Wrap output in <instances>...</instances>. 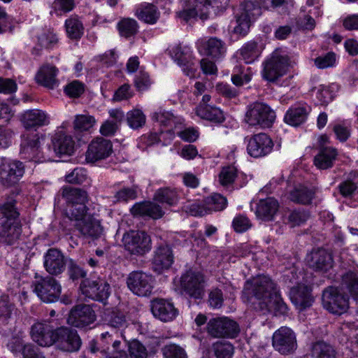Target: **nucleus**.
I'll list each match as a JSON object with an SVG mask.
<instances>
[{
    "instance_id": "nucleus-41",
    "label": "nucleus",
    "mask_w": 358,
    "mask_h": 358,
    "mask_svg": "<svg viewBox=\"0 0 358 358\" xmlns=\"http://www.w3.org/2000/svg\"><path fill=\"white\" fill-rule=\"evenodd\" d=\"M308 110L306 107H292L287 110L285 116V121L290 125L296 127L306 120Z\"/></svg>"
},
{
    "instance_id": "nucleus-49",
    "label": "nucleus",
    "mask_w": 358,
    "mask_h": 358,
    "mask_svg": "<svg viewBox=\"0 0 358 358\" xmlns=\"http://www.w3.org/2000/svg\"><path fill=\"white\" fill-rule=\"evenodd\" d=\"M108 324L110 327L122 331L127 327L128 322L124 313L114 310L109 316ZM121 335L123 336L122 332Z\"/></svg>"
},
{
    "instance_id": "nucleus-26",
    "label": "nucleus",
    "mask_w": 358,
    "mask_h": 358,
    "mask_svg": "<svg viewBox=\"0 0 358 358\" xmlns=\"http://www.w3.org/2000/svg\"><path fill=\"white\" fill-rule=\"evenodd\" d=\"M43 264L45 271L49 274L58 275L65 270V257L60 250L50 248L44 256Z\"/></svg>"
},
{
    "instance_id": "nucleus-40",
    "label": "nucleus",
    "mask_w": 358,
    "mask_h": 358,
    "mask_svg": "<svg viewBox=\"0 0 358 358\" xmlns=\"http://www.w3.org/2000/svg\"><path fill=\"white\" fill-rule=\"evenodd\" d=\"M196 115L202 119L215 122H222L224 120L222 111L211 106L199 105L196 108Z\"/></svg>"
},
{
    "instance_id": "nucleus-27",
    "label": "nucleus",
    "mask_w": 358,
    "mask_h": 358,
    "mask_svg": "<svg viewBox=\"0 0 358 358\" xmlns=\"http://www.w3.org/2000/svg\"><path fill=\"white\" fill-rule=\"evenodd\" d=\"M173 262L171 248L166 244L159 245L155 251L152 266L155 271L160 273L168 269Z\"/></svg>"
},
{
    "instance_id": "nucleus-55",
    "label": "nucleus",
    "mask_w": 358,
    "mask_h": 358,
    "mask_svg": "<svg viewBox=\"0 0 358 358\" xmlns=\"http://www.w3.org/2000/svg\"><path fill=\"white\" fill-rule=\"evenodd\" d=\"M336 62V55L333 52H329L325 55L319 56L314 59L315 66L320 69L332 67Z\"/></svg>"
},
{
    "instance_id": "nucleus-59",
    "label": "nucleus",
    "mask_w": 358,
    "mask_h": 358,
    "mask_svg": "<svg viewBox=\"0 0 358 358\" xmlns=\"http://www.w3.org/2000/svg\"><path fill=\"white\" fill-rule=\"evenodd\" d=\"M232 226L236 232L242 233L249 229L252 224L246 216L238 215L234 218Z\"/></svg>"
},
{
    "instance_id": "nucleus-47",
    "label": "nucleus",
    "mask_w": 358,
    "mask_h": 358,
    "mask_svg": "<svg viewBox=\"0 0 358 358\" xmlns=\"http://www.w3.org/2000/svg\"><path fill=\"white\" fill-rule=\"evenodd\" d=\"M66 33L71 39H78L83 34V23L76 17H71L66 20Z\"/></svg>"
},
{
    "instance_id": "nucleus-34",
    "label": "nucleus",
    "mask_w": 358,
    "mask_h": 358,
    "mask_svg": "<svg viewBox=\"0 0 358 358\" xmlns=\"http://www.w3.org/2000/svg\"><path fill=\"white\" fill-rule=\"evenodd\" d=\"M52 142L56 154L71 155L74 151L75 142L70 135L58 132L53 137Z\"/></svg>"
},
{
    "instance_id": "nucleus-16",
    "label": "nucleus",
    "mask_w": 358,
    "mask_h": 358,
    "mask_svg": "<svg viewBox=\"0 0 358 358\" xmlns=\"http://www.w3.org/2000/svg\"><path fill=\"white\" fill-rule=\"evenodd\" d=\"M261 15V8L255 3L248 1L241 5V14L237 16L236 26L234 29L236 34L245 35L250 26L252 19Z\"/></svg>"
},
{
    "instance_id": "nucleus-36",
    "label": "nucleus",
    "mask_w": 358,
    "mask_h": 358,
    "mask_svg": "<svg viewBox=\"0 0 358 358\" xmlns=\"http://www.w3.org/2000/svg\"><path fill=\"white\" fill-rule=\"evenodd\" d=\"M134 215L148 216L153 219H158L163 216L162 208L155 203L145 201L136 203L131 209Z\"/></svg>"
},
{
    "instance_id": "nucleus-14",
    "label": "nucleus",
    "mask_w": 358,
    "mask_h": 358,
    "mask_svg": "<svg viewBox=\"0 0 358 358\" xmlns=\"http://www.w3.org/2000/svg\"><path fill=\"white\" fill-rule=\"evenodd\" d=\"M127 284L134 294L140 296H147L152 293L153 278L152 275L145 272L133 271L128 275Z\"/></svg>"
},
{
    "instance_id": "nucleus-52",
    "label": "nucleus",
    "mask_w": 358,
    "mask_h": 358,
    "mask_svg": "<svg viewBox=\"0 0 358 358\" xmlns=\"http://www.w3.org/2000/svg\"><path fill=\"white\" fill-rule=\"evenodd\" d=\"M145 115L139 109H134L127 114V120L129 126L133 129H138L145 123Z\"/></svg>"
},
{
    "instance_id": "nucleus-19",
    "label": "nucleus",
    "mask_w": 358,
    "mask_h": 358,
    "mask_svg": "<svg viewBox=\"0 0 358 358\" xmlns=\"http://www.w3.org/2000/svg\"><path fill=\"white\" fill-rule=\"evenodd\" d=\"M273 346L281 354H288L296 348V339L292 330L282 327L273 335Z\"/></svg>"
},
{
    "instance_id": "nucleus-46",
    "label": "nucleus",
    "mask_w": 358,
    "mask_h": 358,
    "mask_svg": "<svg viewBox=\"0 0 358 358\" xmlns=\"http://www.w3.org/2000/svg\"><path fill=\"white\" fill-rule=\"evenodd\" d=\"M154 199L159 203L173 206L178 202V196L174 189L165 187L159 189L155 192Z\"/></svg>"
},
{
    "instance_id": "nucleus-35",
    "label": "nucleus",
    "mask_w": 358,
    "mask_h": 358,
    "mask_svg": "<svg viewBox=\"0 0 358 358\" xmlns=\"http://www.w3.org/2000/svg\"><path fill=\"white\" fill-rule=\"evenodd\" d=\"M21 120L27 128L42 127L48 125L50 122L48 115L38 109L25 111L22 115Z\"/></svg>"
},
{
    "instance_id": "nucleus-37",
    "label": "nucleus",
    "mask_w": 358,
    "mask_h": 358,
    "mask_svg": "<svg viewBox=\"0 0 358 358\" xmlns=\"http://www.w3.org/2000/svg\"><path fill=\"white\" fill-rule=\"evenodd\" d=\"M338 155L337 150L331 147H324L315 157L314 164L320 169H327L333 166Z\"/></svg>"
},
{
    "instance_id": "nucleus-50",
    "label": "nucleus",
    "mask_w": 358,
    "mask_h": 358,
    "mask_svg": "<svg viewBox=\"0 0 358 358\" xmlns=\"http://www.w3.org/2000/svg\"><path fill=\"white\" fill-rule=\"evenodd\" d=\"M252 73L250 68L246 70L242 66H236L234 73L231 76L232 83L236 86H241L250 81Z\"/></svg>"
},
{
    "instance_id": "nucleus-22",
    "label": "nucleus",
    "mask_w": 358,
    "mask_h": 358,
    "mask_svg": "<svg viewBox=\"0 0 358 358\" xmlns=\"http://www.w3.org/2000/svg\"><path fill=\"white\" fill-rule=\"evenodd\" d=\"M96 320L94 310L89 305L80 304L73 307L67 318L69 324L83 328L92 324Z\"/></svg>"
},
{
    "instance_id": "nucleus-18",
    "label": "nucleus",
    "mask_w": 358,
    "mask_h": 358,
    "mask_svg": "<svg viewBox=\"0 0 358 358\" xmlns=\"http://www.w3.org/2000/svg\"><path fill=\"white\" fill-rule=\"evenodd\" d=\"M75 221L74 226L76 229L85 237L97 238L101 235L103 228L100 220L94 215H84L77 218H70Z\"/></svg>"
},
{
    "instance_id": "nucleus-9",
    "label": "nucleus",
    "mask_w": 358,
    "mask_h": 358,
    "mask_svg": "<svg viewBox=\"0 0 358 358\" xmlns=\"http://www.w3.org/2000/svg\"><path fill=\"white\" fill-rule=\"evenodd\" d=\"M122 243L131 255H143L151 250V238L143 231H130L124 234Z\"/></svg>"
},
{
    "instance_id": "nucleus-4",
    "label": "nucleus",
    "mask_w": 358,
    "mask_h": 358,
    "mask_svg": "<svg viewBox=\"0 0 358 358\" xmlns=\"http://www.w3.org/2000/svg\"><path fill=\"white\" fill-rule=\"evenodd\" d=\"M228 2L229 0H185V8L178 13V16L186 22L196 16L203 20L208 17L210 6L219 8Z\"/></svg>"
},
{
    "instance_id": "nucleus-17",
    "label": "nucleus",
    "mask_w": 358,
    "mask_h": 358,
    "mask_svg": "<svg viewBox=\"0 0 358 358\" xmlns=\"http://www.w3.org/2000/svg\"><path fill=\"white\" fill-rule=\"evenodd\" d=\"M227 205V199L218 193H214L204 200L203 204L194 203L189 206V212L193 216H203L210 211L224 210Z\"/></svg>"
},
{
    "instance_id": "nucleus-2",
    "label": "nucleus",
    "mask_w": 358,
    "mask_h": 358,
    "mask_svg": "<svg viewBox=\"0 0 358 358\" xmlns=\"http://www.w3.org/2000/svg\"><path fill=\"white\" fill-rule=\"evenodd\" d=\"M0 243L4 245H16L22 235V226L18 220L19 213L11 202L0 208Z\"/></svg>"
},
{
    "instance_id": "nucleus-31",
    "label": "nucleus",
    "mask_w": 358,
    "mask_h": 358,
    "mask_svg": "<svg viewBox=\"0 0 358 358\" xmlns=\"http://www.w3.org/2000/svg\"><path fill=\"white\" fill-rule=\"evenodd\" d=\"M290 299L296 308L300 310L310 307L313 298L310 294V289L303 285L293 287L290 290Z\"/></svg>"
},
{
    "instance_id": "nucleus-3",
    "label": "nucleus",
    "mask_w": 358,
    "mask_h": 358,
    "mask_svg": "<svg viewBox=\"0 0 358 358\" xmlns=\"http://www.w3.org/2000/svg\"><path fill=\"white\" fill-rule=\"evenodd\" d=\"M289 64L287 55L274 51L262 64V78L271 83L276 81L286 73Z\"/></svg>"
},
{
    "instance_id": "nucleus-1",
    "label": "nucleus",
    "mask_w": 358,
    "mask_h": 358,
    "mask_svg": "<svg viewBox=\"0 0 358 358\" xmlns=\"http://www.w3.org/2000/svg\"><path fill=\"white\" fill-rule=\"evenodd\" d=\"M243 297L255 309L264 313L285 315L287 312V306L279 294L276 284L266 275H258L247 280Z\"/></svg>"
},
{
    "instance_id": "nucleus-10",
    "label": "nucleus",
    "mask_w": 358,
    "mask_h": 358,
    "mask_svg": "<svg viewBox=\"0 0 358 358\" xmlns=\"http://www.w3.org/2000/svg\"><path fill=\"white\" fill-rule=\"evenodd\" d=\"M54 344L60 350L74 352L80 350L82 341L76 330L66 327L56 328Z\"/></svg>"
},
{
    "instance_id": "nucleus-38",
    "label": "nucleus",
    "mask_w": 358,
    "mask_h": 358,
    "mask_svg": "<svg viewBox=\"0 0 358 358\" xmlns=\"http://www.w3.org/2000/svg\"><path fill=\"white\" fill-rule=\"evenodd\" d=\"M315 194V189L299 185L289 192L288 199L294 203L306 205L311 203Z\"/></svg>"
},
{
    "instance_id": "nucleus-48",
    "label": "nucleus",
    "mask_w": 358,
    "mask_h": 358,
    "mask_svg": "<svg viewBox=\"0 0 358 358\" xmlns=\"http://www.w3.org/2000/svg\"><path fill=\"white\" fill-rule=\"evenodd\" d=\"M118 29L121 36L128 38L137 33L138 23L131 18H124L121 20L117 24Z\"/></svg>"
},
{
    "instance_id": "nucleus-45",
    "label": "nucleus",
    "mask_w": 358,
    "mask_h": 358,
    "mask_svg": "<svg viewBox=\"0 0 358 358\" xmlns=\"http://www.w3.org/2000/svg\"><path fill=\"white\" fill-rule=\"evenodd\" d=\"M239 54L242 59L247 64L252 63L260 55V50L257 43L250 41L245 43L240 50Z\"/></svg>"
},
{
    "instance_id": "nucleus-6",
    "label": "nucleus",
    "mask_w": 358,
    "mask_h": 358,
    "mask_svg": "<svg viewBox=\"0 0 358 358\" xmlns=\"http://www.w3.org/2000/svg\"><path fill=\"white\" fill-rule=\"evenodd\" d=\"M62 196L68 203L67 214L69 218H77L87 213L86 202L87 194L85 190L64 187L62 189Z\"/></svg>"
},
{
    "instance_id": "nucleus-8",
    "label": "nucleus",
    "mask_w": 358,
    "mask_h": 358,
    "mask_svg": "<svg viewBox=\"0 0 358 358\" xmlns=\"http://www.w3.org/2000/svg\"><path fill=\"white\" fill-rule=\"evenodd\" d=\"M322 304L330 313L341 315L348 309L349 298L344 294L341 287H329L323 292Z\"/></svg>"
},
{
    "instance_id": "nucleus-11",
    "label": "nucleus",
    "mask_w": 358,
    "mask_h": 358,
    "mask_svg": "<svg viewBox=\"0 0 358 358\" xmlns=\"http://www.w3.org/2000/svg\"><path fill=\"white\" fill-rule=\"evenodd\" d=\"M205 278L202 273L189 270L180 278L183 292L194 299H201L204 294Z\"/></svg>"
},
{
    "instance_id": "nucleus-57",
    "label": "nucleus",
    "mask_w": 358,
    "mask_h": 358,
    "mask_svg": "<svg viewBox=\"0 0 358 358\" xmlns=\"http://www.w3.org/2000/svg\"><path fill=\"white\" fill-rule=\"evenodd\" d=\"M131 358H147L148 351L145 347L138 341H132L129 344Z\"/></svg>"
},
{
    "instance_id": "nucleus-23",
    "label": "nucleus",
    "mask_w": 358,
    "mask_h": 358,
    "mask_svg": "<svg viewBox=\"0 0 358 358\" xmlns=\"http://www.w3.org/2000/svg\"><path fill=\"white\" fill-rule=\"evenodd\" d=\"M40 140L36 136L24 138L21 143L20 154L22 157L29 161L43 162L49 161L50 157L40 150Z\"/></svg>"
},
{
    "instance_id": "nucleus-21",
    "label": "nucleus",
    "mask_w": 358,
    "mask_h": 358,
    "mask_svg": "<svg viewBox=\"0 0 358 358\" xmlns=\"http://www.w3.org/2000/svg\"><path fill=\"white\" fill-rule=\"evenodd\" d=\"M113 152L110 141L102 137H97L88 145L85 153V160L89 163L104 159L109 157Z\"/></svg>"
},
{
    "instance_id": "nucleus-56",
    "label": "nucleus",
    "mask_w": 358,
    "mask_h": 358,
    "mask_svg": "<svg viewBox=\"0 0 358 358\" xmlns=\"http://www.w3.org/2000/svg\"><path fill=\"white\" fill-rule=\"evenodd\" d=\"M162 352L165 358H187L185 350L176 344L164 346Z\"/></svg>"
},
{
    "instance_id": "nucleus-30",
    "label": "nucleus",
    "mask_w": 358,
    "mask_h": 358,
    "mask_svg": "<svg viewBox=\"0 0 358 358\" xmlns=\"http://www.w3.org/2000/svg\"><path fill=\"white\" fill-rule=\"evenodd\" d=\"M151 310L155 317L163 322H169L173 320L178 313L173 303L161 299L152 301Z\"/></svg>"
},
{
    "instance_id": "nucleus-61",
    "label": "nucleus",
    "mask_w": 358,
    "mask_h": 358,
    "mask_svg": "<svg viewBox=\"0 0 358 358\" xmlns=\"http://www.w3.org/2000/svg\"><path fill=\"white\" fill-rule=\"evenodd\" d=\"M137 193L133 187L122 188L115 194V198L117 201H128L129 200H134L136 198Z\"/></svg>"
},
{
    "instance_id": "nucleus-60",
    "label": "nucleus",
    "mask_w": 358,
    "mask_h": 358,
    "mask_svg": "<svg viewBox=\"0 0 358 358\" xmlns=\"http://www.w3.org/2000/svg\"><path fill=\"white\" fill-rule=\"evenodd\" d=\"M84 85L78 80H73L69 83L64 89L66 94L72 98L79 97L84 92Z\"/></svg>"
},
{
    "instance_id": "nucleus-44",
    "label": "nucleus",
    "mask_w": 358,
    "mask_h": 358,
    "mask_svg": "<svg viewBox=\"0 0 358 358\" xmlns=\"http://www.w3.org/2000/svg\"><path fill=\"white\" fill-rule=\"evenodd\" d=\"M341 289L347 290L355 300H358V277L352 272L345 274L342 278Z\"/></svg>"
},
{
    "instance_id": "nucleus-51",
    "label": "nucleus",
    "mask_w": 358,
    "mask_h": 358,
    "mask_svg": "<svg viewBox=\"0 0 358 358\" xmlns=\"http://www.w3.org/2000/svg\"><path fill=\"white\" fill-rule=\"evenodd\" d=\"M213 349L217 358H231L234 352V346L229 342H216Z\"/></svg>"
},
{
    "instance_id": "nucleus-43",
    "label": "nucleus",
    "mask_w": 358,
    "mask_h": 358,
    "mask_svg": "<svg viewBox=\"0 0 358 358\" xmlns=\"http://www.w3.org/2000/svg\"><path fill=\"white\" fill-rule=\"evenodd\" d=\"M96 122L95 117L88 113L76 115L73 122V129L76 132L87 131Z\"/></svg>"
},
{
    "instance_id": "nucleus-12",
    "label": "nucleus",
    "mask_w": 358,
    "mask_h": 358,
    "mask_svg": "<svg viewBox=\"0 0 358 358\" xmlns=\"http://www.w3.org/2000/svg\"><path fill=\"white\" fill-rule=\"evenodd\" d=\"M208 333L215 338H235L239 333L238 324L227 317L213 318L207 324Z\"/></svg>"
},
{
    "instance_id": "nucleus-64",
    "label": "nucleus",
    "mask_w": 358,
    "mask_h": 358,
    "mask_svg": "<svg viewBox=\"0 0 358 358\" xmlns=\"http://www.w3.org/2000/svg\"><path fill=\"white\" fill-rule=\"evenodd\" d=\"M208 301L210 306L214 308H220L223 303V294L220 289H213L209 293Z\"/></svg>"
},
{
    "instance_id": "nucleus-28",
    "label": "nucleus",
    "mask_w": 358,
    "mask_h": 358,
    "mask_svg": "<svg viewBox=\"0 0 358 358\" xmlns=\"http://www.w3.org/2000/svg\"><path fill=\"white\" fill-rule=\"evenodd\" d=\"M197 46L199 50L204 51L206 55L213 58H220L227 51L225 43L216 37L199 39Z\"/></svg>"
},
{
    "instance_id": "nucleus-53",
    "label": "nucleus",
    "mask_w": 358,
    "mask_h": 358,
    "mask_svg": "<svg viewBox=\"0 0 358 358\" xmlns=\"http://www.w3.org/2000/svg\"><path fill=\"white\" fill-rule=\"evenodd\" d=\"M237 176L236 169L233 166H224L219 174V181L221 185L227 187L232 184Z\"/></svg>"
},
{
    "instance_id": "nucleus-13",
    "label": "nucleus",
    "mask_w": 358,
    "mask_h": 358,
    "mask_svg": "<svg viewBox=\"0 0 358 358\" xmlns=\"http://www.w3.org/2000/svg\"><path fill=\"white\" fill-rule=\"evenodd\" d=\"M82 293L90 299L103 302L110 294V286L104 279L86 278L80 284Z\"/></svg>"
},
{
    "instance_id": "nucleus-33",
    "label": "nucleus",
    "mask_w": 358,
    "mask_h": 358,
    "mask_svg": "<svg viewBox=\"0 0 358 358\" xmlns=\"http://www.w3.org/2000/svg\"><path fill=\"white\" fill-rule=\"evenodd\" d=\"M279 209L278 201L273 197L261 199L256 208V215L264 221L272 220Z\"/></svg>"
},
{
    "instance_id": "nucleus-5",
    "label": "nucleus",
    "mask_w": 358,
    "mask_h": 358,
    "mask_svg": "<svg viewBox=\"0 0 358 358\" xmlns=\"http://www.w3.org/2000/svg\"><path fill=\"white\" fill-rule=\"evenodd\" d=\"M275 118V112L268 105L255 102L248 106L245 121L250 126L266 128L272 125Z\"/></svg>"
},
{
    "instance_id": "nucleus-54",
    "label": "nucleus",
    "mask_w": 358,
    "mask_h": 358,
    "mask_svg": "<svg viewBox=\"0 0 358 358\" xmlns=\"http://www.w3.org/2000/svg\"><path fill=\"white\" fill-rule=\"evenodd\" d=\"M309 217L310 215L307 211L303 210H295L289 214L287 223L289 224L291 227H294L305 223Z\"/></svg>"
},
{
    "instance_id": "nucleus-62",
    "label": "nucleus",
    "mask_w": 358,
    "mask_h": 358,
    "mask_svg": "<svg viewBox=\"0 0 358 358\" xmlns=\"http://www.w3.org/2000/svg\"><path fill=\"white\" fill-rule=\"evenodd\" d=\"M316 99L317 104L326 106L332 100V94L327 87L320 86L317 91Z\"/></svg>"
},
{
    "instance_id": "nucleus-25",
    "label": "nucleus",
    "mask_w": 358,
    "mask_h": 358,
    "mask_svg": "<svg viewBox=\"0 0 358 358\" xmlns=\"http://www.w3.org/2000/svg\"><path fill=\"white\" fill-rule=\"evenodd\" d=\"M308 266L316 271L327 272L333 267L331 255L326 250H313L306 257Z\"/></svg>"
},
{
    "instance_id": "nucleus-58",
    "label": "nucleus",
    "mask_w": 358,
    "mask_h": 358,
    "mask_svg": "<svg viewBox=\"0 0 358 358\" xmlns=\"http://www.w3.org/2000/svg\"><path fill=\"white\" fill-rule=\"evenodd\" d=\"M152 119L161 124L167 126L174 122L175 117L171 113L159 108L158 111L152 115Z\"/></svg>"
},
{
    "instance_id": "nucleus-42",
    "label": "nucleus",
    "mask_w": 358,
    "mask_h": 358,
    "mask_svg": "<svg viewBox=\"0 0 358 358\" xmlns=\"http://www.w3.org/2000/svg\"><path fill=\"white\" fill-rule=\"evenodd\" d=\"M311 355L313 358H336V351L330 344L318 341L313 345Z\"/></svg>"
},
{
    "instance_id": "nucleus-29",
    "label": "nucleus",
    "mask_w": 358,
    "mask_h": 358,
    "mask_svg": "<svg viewBox=\"0 0 358 358\" xmlns=\"http://www.w3.org/2000/svg\"><path fill=\"white\" fill-rule=\"evenodd\" d=\"M171 55L178 65L183 66V72L189 77L194 76L195 68L192 62V53L187 48H182L180 45L173 47Z\"/></svg>"
},
{
    "instance_id": "nucleus-39",
    "label": "nucleus",
    "mask_w": 358,
    "mask_h": 358,
    "mask_svg": "<svg viewBox=\"0 0 358 358\" xmlns=\"http://www.w3.org/2000/svg\"><path fill=\"white\" fill-rule=\"evenodd\" d=\"M135 14L139 20L148 24H155L159 19L160 13L155 5L143 3L138 6Z\"/></svg>"
},
{
    "instance_id": "nucleus-32",
    "label": "nucleus",
    "mask_w": 358,
    "mask_h": 358,
    "mask_svg": "<svg viewBox=\"0 0 358 358\" xmlns=\"http://www.w3.org/2000/svg\"><path fill=\"white\" fill-rule=\"evenodd\" d=\"M59 72L58 69L52 64H45L38 71L35 79L37 83L53 89L58 85V80L56 78Z\"/></svg>"
},
{
    "instance_id": "nucleus-20",
    "label": "nucleus",
    "mask_w": 358,
    "mask_h": 358,
    "mask_svg": "<svg viewBox=\"0 0 358 358\" xmlns=\"http://www.w3.org/2000/svg\"><path fill=\"white\" fill-rule=\"evenodd\" d=\"M56 334L55 328L49 321L38 322L31 326V336L33 341L43 347L54 344Z\"/></svg>"
},
{
    "instance_id": "nucleus-24",
    "label": "nucleus",
    "mask_w": 358,
    "mask_h": 358,
    "mask_svg": "<svg viewBox=\"0 0 358 358\" xmlns=\"http://www.w3.org/2000/svg\"><path fill=\"white\" fill-rule=\"evenodd\" d=\"M272 140L266 134L254 135L248 141L247 150L253 157H260L270 153L273 149Z\"/></svg>"
},
{
    "instance_id": "nucleus-15",
    "label": "nucleus",
    "mask_w": 358,
    "mask_h": 358,
    "mask_svg": "<svg viewBox=\"0 0 358 358\" xmlns=\"http://www.w3.org/2000/svg\"><path fill=\"white\" fill-rule=\"evenodd\" d=\"M24 173L21 162H9L3 158L0 163V182L5 187L15 185Z\"/></svg>"
},
{
    "instance_id": "nucleus-63",
    "label": "nucleus",
    "mask_w": 358,
    "mask_h": 358,
    "mask_svg": "<svg viewBox=\"0 0 358 358\" xmlns=\"http://www.w3.org/2000/svg\"><path fill=\"white\" fill-rule=\"evenodd\" d=\"M87 178L86 171L81 168L75 169L66 176V181L70 183H82Z\"/></svg>"
},
{
    "instance_id": "nucleus-7",
    "label": "nucleus",
    "mask_w": 358,
    "mask_h": 358,
    "mask_svg": "<svg viewBox=\"0 0 358 358\" xmlns=\"http://www.w3.org/2000/svg\"><path fill=\"white\" fill-rule=\"evenodd\" d=\"M32 284L34 292L42 301L52 303L59 299L62 287L56 279L51 276H36Z\"/></svg>"
}]
</instances>
